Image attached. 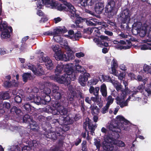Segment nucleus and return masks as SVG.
<instances>
[{"instance_id": "nucleus-1", "label": "nucleus", "mask_w": 151, "mask_h": 151, "mask_svg": "<svg viewBox=\"0 0 151 151\" xmlns=\"http://www.w3.org/2000/svg\"><path fill=\"white\" fill-rule=\"evenodd\" d=\"M116 124L114 126V124H111L108 127L109 129L112 132L107 136L102 143V147L104 150L112 151L114 150L113 144L116 143L119 137V133L121 132V129L118 124Z\"/></svg>"}, {"instance_id": "nucleus-2", "label": "nucleus", "mask_w": 151, "mask_h": 151, "mask_svg": "<svg viewBox=\"0 0 151 151\" xmlns=\"http://www.w3.org/2000/svg\"><path fill=\"white\" fill-rule=\"evenodd\" d=\"M48 114L51 113L53 115L58 114L59 111L56 108L59 106H64L67 107L69 104L68 100L65 99L61 103H59L58 101L51 100V98L50 96L48 94Z\"/></svg>"}, {"instance_id": "nucleus-3", "label": "nucleus", "mask_w": 151, "mask_h": 151, "mask_svg": "<svg viewBox=\"0 0 151 151\" xmlns=\"http://www.w3.org/2000/svg\"><path fill=\"white\" fill-rule=\"evenodd\" d=\"M115 2L114 0H108L105 8V11L108 17L111 18L115 14Z\"/></svg>"}, {"instance_id": "nucleus-4", "label": "nucleus", "mask_w": 151, "mask_h": 151, "mask_svg": "<svg viewBox=\"0 0 151 151\" xmlns=\"http://www.w3.org/2000/svg\"><path fill=\"white\" fill-rule=\"evenodd\" d=\"M64 70L66 75L68 84L70 83L71 81L75 80L78 75L77 73L74 70L73 68L69 65L65 66Z\"/></svg>"}, {"instance_id": "nucleus-5", "label": "nucleus", "mask_w": 151, "mask_h": 151, "mask_svg": "<svg viewBox=\"0 0 151 151\" xmlns=\"http://www.w3.org/2000/svg\"><path fill=\"white\" fill-rule=\"evenodd\" d=\"M50 78L60 84H68L66 73L62 75L56 74L50 76Z\"/></svg>"}, {"instance_id": "nucleus-6", "label": "nucleus", "mask_w": 151, "mask_h": 151, "mask_svg": "<svg viewBox=\"0 0 151 151\" xmlns=\"http://www.w3.org/2000/svg\"><path fill=\"white\" fill-rule=\"evenodd\" d=\"M67 3L66 2L65 4H56V3L54 0H48V5H49L52 7H55L57 6V9L58 10L60 11H65L66 9Z\"/></svg>"}, {"instance_id": "nucleus-7", "label": "nucleus", "mask_w": 151, "mask_h": 151, "mask_svg": "<svg viewBox=\"0 0 151 151\" xmlns=\"http://www.w3.org/2000/svg\"><path fill=\"white\" fill-rule=\"evenodd\" d=\"M47 96V91L44 89L42 92V98L40 96H36L35 97L34 101L37 105L40 104L42 103L45 104H47V101L44 100Z\"/></svg>"}, {"instance_id": "nucleus-8", "label": "nucleus", "mask_w": 151, "mask_h": 151, "mask_svg": "<svg viewBox=\"0 0 151 151\" xmlns=\"http://www.w3.org/2000/svg\"><path fill=\"white\" fill-rule=\"evenodd\" d=\"M81 73V74L78 78V82L82 86L84 87L86 85L88 78L90 77V75L88 73L84 71Z\"/></svg>"}, {"instance_id": "nucleus-9", "label": "nucleus", "mask_w": 151, "mask_h": 151, "mask_svg": "<svg viewBox=\"0 0 151 151\" xmlns=\"http://www.w3.org/2000/svg\"><path fill=\"white\" fill-rule=\"evenodd\" d=\"M65 11L72 19H74V16L77 14L76 13L77 10L74 6L71 4L68 3H67V7Z\"/></svg>"}, {"instance_id": "nucleus-10", "label": "nucleus", "mask_w": 151, "mask_h": 151, "mask_svg": "<svg viewBox=\"0 0 151 151\" xmlns=\"http://www.w3.org/2000/svg\"><path fill=\"white\" fill-rule=\"evenodd\" d=\"M100 89L99 87L94 88L93 86H91L89 89V91L90 93H93L95 97H91V101L94 102L99 101V91Z\"/></svg>"}, {"instance_id": "nucleus-11", "label": "nucleus", "mask_w": 151, "mask_h": 151, "mask_svg": "<svg viewBox=\"0 0 151 151\" xmlns=\"http://www.w3.org/2000/svg\"><path fill=\"white\" fill-rule=\"evenodd\" d=\"M97 124H96L95 123L94 124H93L89 121H86L83 123V128L85 129L86 132H87V133H88V131L87 128V126L91 134L93 135V133H94V132L97 127Z\"/></svg>"}, {"instance_id": "nucleus-12", "label": "nucleus", "mask_w": 151, "mask_h": 151, "mask_svg": "<svg viewBox=\"0 0 151 151\" xmlns=\"http://www.w3.org/2000/svg\"><path fill=\"white\" fill-rule=\"evenodd\" d=\"M69 91L68 93V103L70 104L73 105L74 104L73 100L75 97V94L76 93L75 89L72 87V86H70L69 88Z\"/></svg>"}, {"instance_id": "nucleus-13", "label": "nucleus", "mask_w": 151, "mask_h": 151, "mask_svg": "<svg viewBox=\"0 0 151 151\" xmlns=\"http://www.w3.org/2000/svg\"><path fill=\"white\" fill-rule=\"evenodd\" d=\"M121 24H123L128 22L130 20V15L128 10H125L122 14V16H121Z\"/></svg>"}, {"instance_id": "nucleus-14", "label": "nucleus", "mask_w": 151, "mask_h": 151, "mask_svg": "<svg viewBox=\"0 0 151 151\" xmlns=\"http://www.w3.org/2000/svg\"><path fill=\"white\" fill-rule=\"evenodd\" d=\"M74 17V18L73 20H75V23L76 25V26L79 28L83 27V26L80 25L79 24H81V23L84 22L86 19L81 17L78 13Z\"/></svg>"}, {"instance_id": "nucleus-15", "label": "nucleus", "mask_w": 151, "mask_h": 151, "mask_svg": "<svg viewBox=\"0 0 151 151\" xmlns=\"http://www.w3.org/2000/svg\"><path fill=\"white\" fill-rule=\"evenodd\" d=\"M23 121L24 122L29 123L31 125L36 126V122L34 121L31 116L29 115L26 114L23 117Z\"/></svg>"}, {"instance_id": "nucleus-16", "label": "nucleus", "mask_w": 151, "mask_h": 151, "mask_svg": "<svg viewBox=\"0 0 151 151\" xmlns=\"http://www.w3.org/2000/svg\"><path fill=\"white\" fill-rule=\"evenodd\" d=\"M8 29L2 31L1 34L2 38L7 39L10 37V33L12 32V29L11 27H9Z\"/></svg>"}, {"instance_id": "nucleus-17", "label": "nucleus", "mask_w": 151, "mask_h": 151, "mask_svg": "<svg viewBox=\"0 0 151 151\" xmlns=\"http://www.w3.org/2000/svg\"><path fill=\"white\" fill-rule=\"evenodd\" d=\"M61 134H63L62 131L57 132L56 133L54 132H48V138L53 140H55L58 138V136H60Z\"/></svg>"}, {"instance_id": "nucleus-18", "label": "nucleus", "mask_w": 151, "mask_h": 151, "mask_svg": "<svg viewBox=\"0 0 151 151\" xmlns=\"http://www.w3.org/2000/svg\"><path fill=\"white\" fill-rule=\"evenodd\" d=\"M144 86L143 84H142L139 85L137 87V90L134 91L133 93L129 96L127 100L129 99V100H130L132 97H135V95L139 92L142 93L144 90Z\"/></svg>"}, {"instance_id": "nucleus-19", "label": "nucleus", "mask_w": 151, "mask_h": 151, "mask_svg": "<svg viewBox=\"0 0 151 151\" xmlns=\"http://www.w3.org/2000/svg\"><path fill=\"white\" fill-rule=\"evenodd\" d=\"M94 9L95 12L98 14H101L104 9V4L102 3H98L95 6Z\"/></svg>"}, {"instance_id": "nucleus-20", "label": "nucleus", "mask_w": 151, "mask_h": 151, "mask_svg": "<svg viewBox=\"0 0 151 151\" xmlns=\"http://www.w3.org/2000/svg\"><path fill=\"white\" fill-rule=\"evenodd\" d=\"M116 99V100L117 104L119 105L122 108L128 105V103L127 101L124 102L123 101L124 99H122V97L117 96Z\"/></svg>"}, {"instance_id": "nucleus-21", "label": "nucleus", "mask_w": 151, "mask_h": 151, "mask_svg": "<svg viewBox=\"0 0 151 151\" xmlns=\"http://www.w3.org/2000/svg\"><path fill=\"white\" fill-rule=\"evenodd\" d=\"M91 112L93 115H97L100 112V108H98L95 104H93L90 107Z\"/></svg>"}, {"instance_id": "nucleus-22", "label": "nucleus", "mask_w": 151, "mask_h": 151, "mask_svg": "<svg viewBox=\"0 0 151 151\" xmlns=\"http://www.w3.org/2000/svg\"><path fill=\"white\" fill-rule=\"evenodd\" d=\"M52 96L54 97V99L56 100L55 101H57V100H60V102H59L58 101L59 103H61L64 101V99H67L68 100V99L66 98L62 97V95L61 94L60 91L55 93H52ZM53 100L55 101V100Z\"/></svg>"}, {"instance_id": "nucleus-23", "label": "nucleus", "mask_w": 151, "mask_h": 151, "mask_svg": "<svg viewBox=\"0 0 151 151\" xmlns=\"http://www.w3.org/2000/svg\"><path fill=\"white\" fill-rule=\"evenodd\" d=\"M10 98L8 92H0V104H1L4 100Z\"/></svg>"}, {"instance_id": "nucleus-24", "label": "nucleus", "mask_w": 151, "mask_h": 151, "mask_svg": "<svg viewBox=\"0 0 151 151\" xmlns=\"http://www.w3.org/2000/svg\"><path fill=\"white\" fill-rule=\"evenodd\" d=\"M55 59L57 60H62L64 61V59L66 56V54H63V52L61 50L58 52H55L54 55Z\"/></svg>"}, {"instance_id": "nucleus-25", "label": "nucleus", "mask_w": 151, "mask_h": 151, "mask_svg": "<svg viewBox=\"0 0 151 151\" xmlns=\"http://www.w3.org/2000/svg\"><path fill=\"white\" fill-rule=\"evenodd\" d=\"M70 119V118L67 116L64 117L63 116L61 115L59 116L58 120V123L61 125L64 124H67Z\"/></svg>"}, {"instance_id": "nucleus-26", "label": "nucleus", "mask_w": 151, "mask_h": 151, "mask_svg": "<svg viewBox=\"0 0 151 151\" xmlns=\"http://www.w3.org/2000/svg\"><path fill=\"white\" fill-rule=\"evenodd\" d=\"M54 31L55 35H58L60 33H65L67 31V30L64 26H63V27H58L54 29Z\"/></svg>"}, {"instance_id": "nucleus-27", "label": "nucleus", "mask_w": 151, "mask_h": 151, "mask_svg": "<svg viewBox=\"0 0 151 151\" xmlns=\"http://www.w3.org/2000/svg\"><path fill=\"white\" fill-rule=\"evenodd\" d=\"M39 91L38 89L36 88H34L32 90L31 92L30 93L29 96L27 98V101H34L35 98V93H37Z\"/></svg>"}, {"instance_id": "nucleus-28", "label": "nucleus", "mask_w": 151, "mask_h": 151, "mask_svg": "<svg viewBox=\"0 0 151 151\" xmlns=\"http://www.w3.org/2000/svg\"><path fill=\"white\" fill-rule=\"evenodd\" d=\"M116 119L118 121H119L121 123L122 127H124V124L126 125L129 122V121L126 120L123 116L121 115L117 116L116 117Z\"/></svg>"}, {"instance_id": "nucleus-29", "label": "nucleus", "mask_w": 151, "mask_h": 151, "mask_svg": "<svg viewBox=\"0 0 151 151\" xmlns=\"http://www.w3.org/2000/svg\"><path fill=\"white\" fill-rule=\"evenodd\" d=\"M67 65L68 64H67L65 65L63 64H58L55 70V73H56V74H58L60 73H61L63 70L65 72L64 70L65 68V66Z\"/></svg>"}, {"instance_id": "nucleus-30", "label": "nucleus", "mask_w": 151, "mask_h": 151, "mask_svg": "<svg viewBox=\"0 0 151 151\" xmlns=\"http://www.w3.org/2000/svg\"><path fill=\"white\" fill-rule=\"evenodd\" d=\"M10 112L14 116L16 115L19 116L21 112L20 109L18 108L16 106H13L10 110Z\"/></svg>"}, {"instance_id": "nucleus-31", "label": "nucleus", "mask_w": 151, "mask_h": 151, "mask_svg": "<svg viewBox=\"0 0 151 151\" xmlns=\"http://www.w3.org/2000/svg\"><path fill=\"white\" fill-rule=\"evenodd\" d=\"M37 7L39 9H41L42 7L47 4V0H37L36 2Z\"/></svg>"}, {"instance_id": "nucleus-32", "label": "nucleus", "mask_w": 151, "mask_h": 151, "mask_svg": "<svg viewBox=\"0 0 151 151\" xmlns=\"http://www.w3.org/2000/svg\"><path fill=\"white\" fill-rule=\"evenodd\" d=\"M22 109L24 111H25L27 113H30L33 107L28 103H26L24 105H22L21 107Z\"/></svg>"}, {"instance_id": "nucleus-33", "label": "nucleus", "mask_w": 151, "mask_h": 151, "mask_svg": "<svg viewBox=\"0 0 151 151\" xmlns=\"http://www.w3.org/2000/svg\"><path fill=\"white\" fill-rule=\"evenodd\" d=\"M100 91L102 95L104 97H106L107 96V88L106 85L103 83L100 87Z\"/></svg>"}, {"instance_id": "nucleus-34", "label": "nucleus", "mask_w": 151, "mask_h": 151, "mask_svg": "<svg viewBox=\"0 0 151 151\" xmlns=\"http://www.w3.org/2000/svg\"><path fill=\"white\" fill-rule=\"evenodd\" d=\"M66 54V56L64 59V61H67L70 60H72L75 57L73 55V51L71 52L70 51L67 52Z\"/></svg>"}, {"instance_id": "nucleus-35", "label": "nucleus", "mask_w": 151, "mask_h": 151, "mask_svg": "<svg viewBox=\"0 0 151 151\" xmlns=\"http://www.w3.org/2000/svg\"><path fill=\"white\" fill-rule=\"evenodd\" d=\"M2 19L0 17V31H2L7 29H8L9 27H8L7 23L6 22H4L2 23Z\"/></svg>"}, {"instance_id": "nucleus-36", "label": "nucleus", "mask_w": 151, "mask_h": 151, "mask_svg": "<svg viewBox=\"0 0 151 151\" xmlns=\"http://www.w3.org/2000/svg\"><path fill=\"white\" fill-rule=\"evenodd\" d=\"M112 62V64L111 65V70L113 73H115L116 71V68L118 66L117 61L114 58Z\"/></svg>"}, {"instance_id": "nucleus-37", "label": "nucleus", "mask_w": 151, "mask_h": 151, "mask_svg": "<svg viewBox=\"0 0 151 151\" xmlns=\"http://www.w3.org/2000/svg\"><path fill=\"white\" fill-rule=\"evenodd\" d=\"M44 55V53L43 52H40V54H39L40 56V58H39V61L41 63L45 62V65L46 66H47V57L44 56L43 55Z\"/></svg>"}, {"instance_id": "nucleus-38", "label": "nucleus", "mask_w": 151, "mask_h": 151, "mask_svg": "<svg viewBox=\"0 0 151 151\" xmlns=\"http://www.w3.org/2000/svg\"><path fill=\"white\" fill-rule=\"evenodd\" d=\"M33 73L35 74L37 76H42L44 74L43 70L41 66H39L37 68H36L35 72Z\"/></svg>"}, {"instance_id": "nucleus-39", "label": "nucleus", "mask_w": 151, "mask_h": 151, "mask_svg": "<svg viewBox=\"0 0 151 151\" xmlns=\"http://www.w3.org/2000/svg\"><path fill=\"white\" fill-rule=\"evenodd\" d=\"M112 84L115 87L116 90L119 91L121 90H122V86L121 85L118 81H115L112 83Z\"/></svg>"}, {"instance_id": "nucleus-40", "label": "nucleus", "mask_w": 151, "mask_h": 151, "mask_svg": "<svg viewBox=\"0 0 151 151\" xmlns=\"http://www.w3.org/2000/svg\"><path fill=\"white\" fill-rule=\"evenodd\" d=\"M75 66H76V70L74 71L77 73H81L83 72L85 70L84 68L78 63H76Z\"/></svg>"}, {"instance_id": "nucleus-41", "label": "nucleus", "mask_w": 151, "mask_h": 151, "mask_svg": "<svg viewBox=\"0 0 151 151\" xmlns=\"http://www.w3.org/2000/svg\"><path fill=\"white\" fill-rule=\"evenodd\" d=\"M120 91H122V93L121 95V96L119 97H122V99H125L126 98V95L128 93V92L129 91L128 88H125V89L122 88V90H121Z\"/></svg>"}, {"instance_id": "nucleus-42", "label": "nucleus", "mask_w": 151, "mask_h": 151, "mask_svg": "<svg viewBox=\"0 0 151 151\" xmlns=\"http://www.w3.org/2000/svg\"><path fill=\"white\" fill-rule=\"evenodd\" d=\"M53 39L55 42L60 43L63 42V38L61 37L58 35H56L54 36Z\"/></svg>"}, {"instance_id": "nucleus-43", "label": "nucleus", "mask_w": 151, "mask_h": 151, "mask_svg": "<svg viewBox=\"0 0 151 151\" xmlns=\"http://www.w3.org/2000/svg\"><path fill=\"white\" fill-rule=\"evenodd\" d=\"M31 77V75L29 73H24L22 76V78L24 82H26L27 81L29 78H30Z\"/></svg>"}, {"instance_id": "nucleus-44", "label": "nucleus", "mask_w": 151, "mask_h": 151, "mask_svg": "<svg viewBox=\"0 0 151 151\" xmlns=\"http://www.w3.org/2000/svg\"><path fill=\"white\" fill-rule=\"evenodd\" d=\"M98 82V80L96 78H92L89 81H88V83L91 86H92L96 85Z\"/></svg>"}, {"instance_id": "nucleus-45", "label": "nucleus", "mask_w": 151, "mask_h": 151, "mask_svg": "<svg viewBox=\"0 0 151 151\" xmlns=\"http://www.w3.org/2000/svg\"><path fill=\"white\" fill-rule=\"evenodd\" d=\"M106 100L107 101L106 105L110 106V105L113 103L114 99L112 98L111 95H110L107 97Z\"/></svg>"}, {"instance_id": "nucleus-46", "label": "nucleus", "mask_w": 151, "mask_h": 151, "mask_svg": "<svg viewBox=\"0 0 151 151\" xmlns=\"http://www.w3.org/2000/svg\"><path fill=\"white\" fill-rule=\"evenodd\" d=\"M58 138H59L58 144L62 146L63 145L64 140L65 139V136L63 135V134H60V136H58Z\"/></svg>"}, {"instance_id": "nucleus-47", "label": "nucleus", "mask_w": 151, "mask_h": 151, "mask_svg": "<svg viewBox=\"0 0 151 151\" xmlns=\"http://www.w3.org/2000/svg\"><path fill=\"white\" fill-rule=\"evenodd\" d=\"M61 125L62 126V128L60 130H59L60 132V130L63 132H66L70 129V127L68 125V122H67V124H64Z\"/></svg>"}, {"instance_id": "nucleus-48", "label": "nucleus", "mask_w": 151, "mask_h": 151, "mask_svg": "<svg viewBox=\"0 0 151 151\" xmlns=\"http://www.w3.org/2000/svg\"><path fill=\"white\" fill-rule=\"evenodd\" d=\"M51 89L53 93L60 91L58 86H57L55 84L52 85Z\"/></svg>"}, {"instance_id": "nucleus-49", "label": "nucleus", "mask_w": 151, "mask_h": 151, "mask_svg": "<svg viewBox=\"0 0 151 151\" xmlns=\"http://www.w3.org/2000/svg\"><path fill=\"white\" fill-rule=\"evenodd\" d=\"M52 60L48 57V70H51L54 68Z\"/></svg>"}, {"instance_id": "nucleus-50", "label": "nucleus", "mask_w": 151, "mask_h": 151, "mask_svg": "<svg viewBox=\"0 0 151 151\" xmlns=\"http://www.w3.org/2000/svg\"><path fill=\"white\" fill-rule=\"evenodd\" d=\"M63 107V108L61 109V110L59 111V113L62 116H66L68 112V109H67L64 108V106Z\"/></svg>"}, {"instance_id": "nucleus-51", "label": "nucleus", "mask_w": 151, "mask_h": 151, "mask_svg": "<svg viewBox=\"0 0 151 151\" xmlns=\"http://www.w3.org/2000/svg\"><path fill=\"white\" fill-rule=\"evenodd\" d=\"M94 145L96 146L97 149L99 150L101 145L100 140L95 139Z\"/></svg>"}, {"instance_id": "nucleus-52", "label": "nucleus", "mask_w": 151, "mask_h": 151, "mask_svg": "<svg viewBox=\"0 0 151 151\" xmlns=\"http://www.w3.org/2000/svg\"><path fill=\"white\" fill-rule=\"evenodd\" d=\"M114 44H115V45H114V47L116 49H119L120 50H122V47L121 45L119 43V41L117 40H114L113 42Z\"/></svg>"}, {"instance_id": "nucleus-53", "label": "nucleus", "mask_w": 151, "mask_h": 151, "mask_svg": "<svg viewBox=\"0 0 151 151\" xmlns=\"http://www.w3.org/2000/svg\"><path fill=\"white\" fill-rule=\"evenodd\" d=\"M86 23L88 25L96 26V23H94L91 19H86Z\"/></svg>"}, {"instance_id": "nucleus-54", "label": "nucleus", "mask_w": 151, "mask_h": 151, "mask_svg": "<svg viewBox=\"0 0 151 151\" xmlns=\"http://www.w3.org/2000/svg\"><path fill=\"white\" fill-rule=\"evenodd\" d=\"M82 150V151H88L87 147V142L86 140H83L81 144Z\"/></svg>"}, {"instance_id": "nucleus-55", "label": "nucleus", "mask_w": 151, "mask_h": 151, "mask_svg": "<svg viewBox=\"0 0 151 151\" xmlns=\"http://www.w3.org/2000/svg\"><path fill=\"white\" fill-rule=\"evenodd\" d=\"M81 37V34L80 31H78L73 35V37L75 39V40H78L79 38Z\"/></svg>"}, {"instance_id": "nucleus-56", "label": "nucleus", "mask_w": 151, "mask_h": 151, "mask_svg": "<svg viewBox=\"0 0 151 151\" xmlns=\"http://www.w3.org/2000/svg\"><path fill=\"white\" fill-rule=\"evenodd\" d=\"M14 101L16 103L19 104L22 101V98L20 96L17 95L14 97Z\"/></svg>"}, {"instance_id": "nucleus-57", "label": "nucleus", "mask_w": 151, "mask_h": 151, "mask_svg": "<svg viewBox=\"0 0 151 151\" xmlns=\"http://www.w3.org/2000/svg\"><path fill=\"white\" fill-rule=\"evenodd\" d=\"M27 47V44L25 43H22L21 46L19 48V49L20 51V52L21 53L22 52H24L26 49Z\"/></svg>"}, {"instance_id": "nucleus-58", "label": "nucleus", "mask_w": 151, "mask_h": 151, "mask_svg": "<svg viewBox=\"0 0 151 151\" xmlns=\"http://www.w3.org/2000/svg\"><path fill=\"white\" fill-rule=\"evenodd\" d=\"M109 107V106L106 105L105 106L101 109V112L103 114H104L107 112L108 111V110Z\"/></svg>"}, {"instance_id": "nucleus-59", "label": "nucleus", "mask_w": 151, "mask_h": 151, "mask_svg": "<svg viewBox=\"0 0 151 151\" xmlns=\"http://www.w3.org/2000/svg\"><path fill=\"white\" fill-rule=\"evenodd\" d=\"M75 96L76 98H79L81 99H83L84 96L83 94L80 91L78 92V94L76 93L75 94Z\"/></svg>"}, {"instance_id": "nucleus-60", "label": "nucleus", "mask_w": 151, "mask_h": 151, "mask_svg": "<svg viewBox=\"0 0 151 151\" xmlns=\"http://www.w3.org/2000/svg\"><path fill=\"white\" fill-rule=\"evenodd\" d=\"M105 79L107 81L113 83L115 80L112 79V78L109 76L106 75L105 76Z\"/></svg>"}, {"instance_id": "nucleus-61", "label": "nucleus", "mask_w": 151, "mask_h": 151, "mask_svg": "<svg viewBox=\"0 0 151 151\" xmlns=\"http://www.w3.org/2000/svg\"><path fill=\"white\" fill-rule=\"evenodd\" d=\"M27 65L28 69L32 70L33 73L35 72L36 68L35 65H33L30 63L27 64Z\"/></svg>"}, {"instance_id": "nucleus-62", "label": "nucleus", "mask_w": 151, "mask_h": 151, "mask_svg": "<svg viewBox=\"0 0 151 151\" xmlns=\"http://www.w3.org/2000/svg\"><path fill=\"white\" fill-rule=\"evenodd\" d=\"M8 53L9 52L6 51V49L3 48H0V53L1 55H3Z\"/></svg>"}, {"instance_id": "nucleus-63", "label": "nucleus", "mask_w": 151, "mask_h": 151, "mask_svg": "<svg viewBox=\"0 0 151 151\" xmlns=\"http://www.w3.org/2000/svg\"><path fill=\"white\" fill-rule=\"evenodd\" d=\"M143 70L144 71L146 72H149L150 70V66L147 65H145L143 67Z\"/></svg>"}, {"instance_id": "nucleus-64", "label": "nucleus", "mask_w": 151, "mask_h": 151, "mask_svg": "<svg viewBox=\"0 0 151 151\" xmlns=\"http://www.w3.org/2000/svg\"><path fill=\"white\" fill-rule=\"evenodd\" d=\"M3 105L4 108L5 107L7 109H9L10 107V104L8 102H5Z\"/></svg>"}]
</instances>
